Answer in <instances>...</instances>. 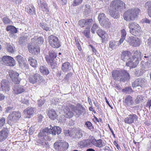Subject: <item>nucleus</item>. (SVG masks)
Instances as JSON below:
<instances>
[{
	"instance_id": "obj_10",
	"label": "nucleus",
	"mask_w": 151,
	"mask_h": 151,
	"mask_svg": "<svg viewBox=\"0 0 151 151\" xmlns=\"http://www.w3.org/2000/svg\"><path fill=\"white\" fill-rule=\"evenodd\" d=\"M128 27L130 29V32L132 34L135 36L139 34L140 27L138 24L134 22L131 23L129 24Z\"/></svg>"
},
{
	"instance_id": "obj_30",
	"label": "nucleus",
	"mask_w": 151,
	"mask_h": 151,
	"mask_svg": "<svg viewBox=\"0 0 151 151\" xmlns=\"http://www.w3.org/2000/svg\"><path fill=\"white\" fill-rule=\"evenodd\" d=\"M72 67L70 63L65 62L62 65V70L64 72H68L71 70Z\"/></svg>"
},
{
	"instance_id": "obj_26",
	"label": "nucleus",
	"mask_w": 151,
	"mask_h": 151,
	"mask_svg": "<svg viewBox=\"0 0 151 151\" xmlns=\"http://www.w3.org/2000/svg\"><path fill=\"white\" fill-rule=\"evenodd\" d=\"M29 52L33 54L37 55L40 52L39 46L38 45L33 46L30 45L28 47Z\"/></svg>"
},
{
	"instance_id": "obj_45",
	"label": "nucleus",
	"mask_w": 151,
	"mask_h": 151,
	"mask_svg": "<svg viewBox=\"0 0 151 151\" xmlns=\"http://www.w3.org/2000/svg\"><path fill=\"white\" fill-rule=\"evenodd\" d=\"M143 100V97L141 95L138 96L135 100V102L136 104H138L141 102H142Z\"/></svg>"
},
{
	"instance_id": "obj_43",
	"label": "nucleus",
	"mask_w": 151,
	"mask_h": 151,
	"mask_svg": "<svg viewBox=\"0 0 151 151\" xmlns=\"http://www.w3.org/2000/svg\"><path fill=\"white\" fill-rule=\"evenodd\" d=\"M85 125L86 126V127L91 131L92 130L94 129L93 126L92 125V123L89 121H88L86 122L85 123Z\"/></svg>"
},
{
	"instance_id": "obj_32",
	"label": "nucleus",
	"mask_w": 151,
	"mask_h": 151,
	"mask_svg": "<svg viewBox=\"0 0 151 151\" xmlns=\"http://www.w3.org/2000/svg\"><path fill=\"white\" fill-rule=\"evenodd\" d=\"M48 115L51 119L54 120L57 119L58 115L54 109H51L48 111Z\"/></svg>"
},
{
	"instance_id": "obj_55",
	"label": "nucleus",
	"mask_w": 151,
	"mask_h": 151,
	"mask_svg": "<svg viewBox=\"0 0 151 151\" xmlns=\"http://www.w3.org/2000/svg\"><path fill=\"white\" fill-rule=\"evenodd\" d=\"M121 37L126 38V36L127 35L126 31L124 29H123L121 31Z\"/></svg>"
},
{
	"instance_id": "obj_44",
	"label": "nucleus",
	"mask_w": 151,
	"mask_h": 151,
	"mask_svg": "<svg viewBox=\"0 0 151 151\" xmlns=\"http://www.w3.org/2000/svg\"><path fill=\"white\" fill-rule=\"evenodd\" d=\"M36 42L37 44L39 45H41L44 42V39L42 37H40L37 38L36 40Z\"/></svg>"
},
{
	"instance_id": "obj_60",
	"label": "nucleus",
	"mask_w": 151,
	"mask_h": 151,
	"mask_svg": "<svg viewBox=\"0 0 151 151\" xmlns=\"http://www.w3.org/2000/svg\"><path fill=\"white\" fill-rule=\"evenodd\" d=\"M44 103V101L42 100H40L38 102V105L39 106H41Z\"/></svg>"
},
{
	"instance_id": "obj_9",
	"label": "nucleus",
	"mask_w": 151,
	"mask_h": 151,
	"mask_svg": "<svg viewBox=\"0 0 151 151\" xmlns=\"http://www.w3.org/2000/svg\"><path fill=\"white\" fill-rule=\"evenodd\" d=\"M48 42L50 45L53 48H58L61 46V43L58 38L55 36L51 35L48 37Z\"/></svg>"
},
{
	"instance_id": "obj_20",
	"label": "nucleus",
	"mask_w": 151,
	"mask_h": 151,
	"mask_svg": "<svg viewBox=\"0 0 151 151\" xmlns=\"http://www.w3.org/2000/svg\"><path fill=\"white\" fill-rule=\"evenodd\" d=\"M9 76L14 83L18 84L19 81L18 79L19 74L18 73L12 70H10L9 72Z\"/></svg>"
},
{
	"instance_id": "obj_53",
	"label": "nucleus",
	"mask_w": 151,
	"mask_h": 151,
	"mask_svg": "<svg viewBox=\"0 0 151 151\" xmlns=\"http://www.w3.org/2000/svg\"><path fill=\"white\" fill-rule=\"evenodd\" d=\"M150 67V64L148 62H146L145 64V65H144V68L142 67V70H144L145 72L147 70H148Z\"/></svg>"
},
{
	"instance_id": "obj_33",
	"label": "nucleus",
	"mask_w": 151,
	"mask_h": 151,
	"mask_svg": "<svg viewBox=\"0 0 151 151\" xmlns=\"http://www.w3.org/2000/svg\"><path fill=\"white\" fill-rule=\"evenodd\" d=\"M29 63L30 65L34 68H35L37 65V61L33 58L31 57H29L28 58Z\"/></svg>"
},
{
	"instance_id": "obj_50",
	"label": "nucleus",
	"mask_w": 151,
	"mask_h": 151,
	"mask_svg": "<svg viewBox=\"0 0 151 151\" xmlns=\"http://www.w3.org/2000/svg\"><path fill=\"white\" fill-rule=\"evenodd\" d=\"M83 32V35L87 38H88L89 37L90 31L89 29H86Z\"/></svg>"
},
{
	"instance_id": "obj_27",
	"label": "nucleus",
	"mask_w": 151,
	"mask_h": 151,
	"mask_svg": "<svg viewBox=\"0 0 151 151\" xmlns=\"http://www.w3.org/2000/svg\"><path fill=\"white\" fill-rule=\"evenodd\" d=\"M117 9L114 7H111L109 8V13L110 15L114 19H117L119 17V15L117 12Z\"/></svg>"
},
{
	"instance_id": "obj_63",
	"label": "nucleus",
	"mask_w": 151,
	"mask_h": 151,
	"mask_svg": "<svg viewBox=\"0 0 151 151\" xmlns=\"http://www.w3.org/2000/svg\"><path fill=\"white\" fill-rule=\"evenodd\" d=\"M90 46L91 47V48H92V50L93 52L95 54H96V50L92 45H90Z\"/></svg>"
},
{
	"instance_id": "obj_7",
	"label": "nucleus",
	"mask_w": 151,
	"mask_h": 151,
	"mask_svg": "<svg viewBox=\"0 0 151 151\" xmlns=\"http://www.w3.org/2000/svg\"><path fill=\"white\" fill-rule=\"evenodd\" d=\"M53 146L56 151H64L68 149L69 144L67 142L58 140L55 142Z\"/></svg>"
},
{
	"instance_id": "obj_29",
	"label": "nucleus",
	"mask_w": 151,
	"mask_h": 151,
	"mask_svg": "<svg viewBox=\"0 0 151 151\" xmlns=\"http://www.w3.org/2000/svg\"><path fill=\"white\" fill-rule=\"evenodd\" d=\"M36 111V109L35 108L28 107L24 110L25 114H27L30 117L33 116Z\"/></svg>"
},
{
	"instance_id": "obj_54",
	"label": "nucleus",
	"mask_w": 151,
	"mask_h": 151,
	"mask_svg": "<svg viewBox=\"0 0 151 151\" xmlns=\"http://www.w3.org/2000/svg\"><path fill=\"white\" fill-rule=\"evenodd\" d=\"M84 133V131H83L81 129H78L77 132V134H78L79 135V138L82 137L83 136V133Z\"/></svg>"
},
{
	"instance_id": "obj_19",
	"label": "nucleus",
	"mask_w": 151,
	"mask_h": 151,
	"mask_svg": "<svg viewBox=\"0 0 151 151\" xmlns=\"http://www.w3.org/2000/svg\"><path fill=\"white\" fill-rule=\"evenodd\" d=\"M10 90L9 83L5 79L2 80L0 84V90L6 93Z\"/></svg>"
},
{
	"instance_id": "obj_8",
	"label": "nucleus",
	"mask_w": 151,
	"mask_h": 151,
	"mask_svg": "<svg viewBox=\"0 0 151 151\" xmlns=\"http://www.w3.org/2000/svg\"><path fill=\"white\" fill-rule=\"evenodd\" d=\"M98 19L101 25L104 27L109 28L111 23L104 14L100 13L98 17Z\"/></svg>"
},
{
	"instance_id": "obj_17",
	"label": "nucleus",
	"mask_w": 151,
	"mask_h": 151,
	"mask_svg": "<svg viewBox=\"0 0 151 151\" xmlns=\"http://www.w3.org/2000/svg\"><path fill=\"white\" fill-rule=\"evenodd\" d=\"M113 6L120 11L123 7L124 9L126 8L124 3L120 0H115L113 1L111 4V7Z\"/></svg>"
},
{
	"instance_id": "obj_12",
	"label": "nucleus",
	"mask_w": 151,
	"mask_h": 151,
	"mask_svg": "<svg viewBox=\"0 0 151 151\" xmlns=\"http://www.w3.org/2000/svg\"><path fill=\"white\" fill-rule=\"evenodd\" d=\"M127 41L129 45L133 47H138L141 43L139 39L136 37H129L127 39Z\"/></svg>"
},
{
	"instance_id": "obj_52",
	"label": "nucleus",
	"mask_w": 151,
	"mask_h": 151,
	"mask_svg": "<svg viewBox=\"0 0 151 151\" xmlns=\"http://www.w3.org/2000/svg\"><path fill=\"white\" fill-rule=\"evenodd\" d=\"M145 7L147 9V10L151 9V1H149L146 2L145 4Z\"/></svg>"
},
{
	"instance_id": "obj_31",
	"label": "nucleus",
	"mask_w": 151,
	"mask_h": 151,
	"mask_svg": "<svg viewBox=\"0 0 151 151\" xmlns=\"http://www.w3.org/2000/svg\"><path fill=\"white\" fill-rule=\"evenodd\" d=\"M16 59L20 66H25L26 65V60L20 55H17L16 57Z\"/></svg>"
},
{
	"instance_id": "obj_46",
	"label": "nucleus",
	"mask_w": 151,
	"mask_h": 151,
	"mask_svg": "<svg viewBox=\"0 0 151 151\" xmlns=\"http://www.w3.org/2000/svg\"><path fill=\"white\" fill-rule=\"evenodd\" d=\"M109 47L112 49H114L116 47V43L114 41H110L109 42Z\"/></svg>"
},
{
	"instance_id": "obj_36",
	"label": "nucleus",
	"mask_w": 151,
	"mask_h": 151,
	"mask_svg": "<svg viewBox=\"0 0 151 151\" xmlns=\"http://www.w3.org/2000/svg\"><path fill=\"white\" fill-rule=\"evenodd\" d=\"M6 30L7 31H11L13 34L17 33V30L16 28L12 25L7 26L6 28Z\"/></svg>"
},
{
	"instance_id": "obj_49",
	"label": "nucleus",
	"mask_w": 151,
	"mask_h": 151,
	"mask_svg": "<svg viewBox=\"0 0 151 151\" xmlns=\"http://www.w3.org/2000/svg\"><path fill=\"white\" fill-rule=\"evenodd\" d=\"M5 122L6 120L5 118L4 117H2L1 119H0V129L5 124Z\"/></svg>"
},
{
	"instance_id": "obj_34",
	"label": "nucleus",
	"mask_w": 151,
	"mask_h": 151,
	"mask_svg": "<svg viewBox=\"0 0 151 151\" xmlns=\"http://www.w3.org/2000/svg\"><path fill=\"white\" fill-rule=\"evenodd\" d=\"M39 7L43 11H46L47 12L49 11L47 8V4L45 3L43 1H40V3L39 4Z\"/></svg>"
},
{
	"instance_id": "obj_13",
	"label": "nucleus",
	"mask_w": 151,
	"mask_h": 151,
	"mask_svg": "<svg viewBox=\"0 0 151 151\" xmlns=\"http://www.w3.org/2000/svg\"><path fill=\"white\" fill-rule=\"evenodd\" d=\"M3 64L7 66H13L16 64L15 60L9 56H4L2 58Z\"/></svg>"
},
{
	"instance_id": "obj_18",
	"label": "nucleus",
	"mask_w": 151,
	"mask_h": 151,
	"mask_svg": "<svg viewBox=\"0 0 151 151\" xmlns=\"http://www.w3.org/2000/svg\"><path fill=\"white\" fill-rule=\"evenodd\" d=\"M146 81L144 78H139L136 79L132 83V86L133 87H140L143 88L146 84Z\"/></svg>"
},
{
	"instance_id": "obj_21",
	"label": "nucleus",
	"mask_w": 151,
	"mask_h": 151,
	"mask_svg": "<svg viewBox=\"0 0 151 151\" xmlns=\"http://www.w3.org/2000/svg\"><path fill=\"white\" fill-rule=\"evenodd\" d=\"M132 54L129 51H125L123 52L121 56V59L124 61L126 62V65L127 63L128 62L129 60L131 58Z\"/></svg>"
},
{
	"instance_id": "obj_39",
	"label": "nucleus",
	"mask_w": 151,
	"mask_h": 151,
	"mask_svg": "<svg viewBox=\"0 0 151 151\" xmlns=\"http://www.w3.org/2000/svg\"><path fill=\"white\" fill-rule=\"evenodd\" d=\"M68 104H64L63 105H60L59 107L60 109L63 111L64 112L67 111L69 109Z\"/></svg>"
},
{
	"instance_id": "obj_15",
	"label": "nucleus",
	"mask_w": 151,
	"mask_h": 151,
	"mask_svg": "<svg viewBox=\"0 0 151 151\" xmlns=\"http://www.w3.org/2000/svg\"><path fill=\"white\" fill-rule=\"evenodd\" d=\"M93 22L92 19H82L79 21L78 24L81 27H85L86 29H90Z\"/></svg>"
},
{
	"instance_id": "obj_48",
	"label": "nucleus",
	"mask_w": 151,
	"mask_h": 151,
	"mask_svg": "<svg viewBox=\"0 0 151 151\" xmlns=\"http://www.w3.org/2000/svg\"><path fill=\"white\" fill-rule=\"evenodd\" d=\"M83 0H74L73 3V6H77L80 4L82 2Z\"/></svg>"
},
{
	"instance_id": "obj_40",
	"label": "nucleus",
	"mask_w": 151,
	"mask_h": 151,
	"mask_svg": "<svg viewBox=\"0 0 151 151\" xmlns=\"http://www.w3.org/2000/svg\"><path fill=\"white\" fill-rule=\"evenodd\" d=\"M2 21L4 24H10L12 22L7 16L3 17L2 18Z\"/></svg>"
},
{
	"instance_id": "obj_1",
	"label": "nucleus",
	"mask_w": 151,
	"mask_h": 151,
	"mask_svg": "<svg viewBox=\"0 0 151 151\" xmlns=\"http://www.w3.org/2000/svg\"><path fill=\"white\" fill-rule=\"evenodd\" d=\"M61 132V129L59 127H52L50 128L46 127L41 130L39 133V138L37 142L40 144L43 147L47 148L49 145L48 141L51 140L50 135L51 134L53 136H55L56 133L58 134H60Z\"/></svg>"
},
{
	"instance_id": "obj_35",
	"label": "nucleus",
	"mask_w": 151,
	"mask_h": 151,
	"mask_svg": "<svg viewBox=\"0 0 151 151\" xmlns=\"http://www.w3.org/2000/svg\"><path fill=\"white\" fill-rule=\"evenodd\" d=\"M40 72L43 75H47L49 73L47 68L45 65H41L40 66Z\"/></svg>"
},
{
	"instance_id": "obj_28",
	"label": "nucleus",
	"mask_w": 151,
	"mask_h": 151,
	"mask_svg": "<svg viewBox=\"0 0 151 151\" xmlns=\"http://www.w3.org/2000/svg\"><path fill=\"white\" fill-rule=\"evenodd\" d=\"M13 92L17 94L21 93L24 91L23 86L15 85L13 88Z\"/></svg>"
},
{
	"instance_id": "obj_37",
	"label": "nucleus",
	"mask_w": 151,
	"mask_h": 151,
	"mask_svg": "<svg viewBox=\"0 0 151 151\" xmlns=\"http://www.w3.org/2000/svg\"><path fill=\"white\" fill-rule=\"evenodd\" d=\"M40 27L44 30L46 31H49L50 30V28L48 26L47 24L45 23H40Z\"/></svg>"
},
{
	"instance_id": "obj_38",
	"label": "nucleus",
	"mask_w": 151,
	"mask_h": 151,
	"mask_svg": "<svg viewBox=\"0 0 151 151\" xmlns=\"http://www.w3.org/2000/svg\"><path fill=\"white\" fill-rule=\"evenodd\" d=\"M6 49L9 52L12 53L15 50V48L9 44H7L6 46Z\"/></svg>"
},
{
	"instance_id": "obj_16",
	"label": "nucleus",
	"mask_w": 151,
	"mask_h": 151,
	"mask_svg": "<svg viewBox=\"0 0 151 151\" xmlns=\"http://www.w3.org/2000/svg\"><path fill=\"white\" fill-rule=\"evenodd\" d=\"M70 107L73 109V110L75 113L78 117L82 113L85 112V110L83 107L80 104L77 105L76 107L74 105H71Z\"/></svg>"
},
{
	"instance_id": "obj_22",
	"label": "nucleus",
	"mask_w": 151,
	"mask_h": 151,
	"mask_svg": "<svg viewBox=\"0 0 151 151\" xmlns=\"http://www.w3.org/2000/svg\"><path fill=\"white\" fill-rule=\"evenodd\" d=\"M123 103L124 106L127 107H130L134 104L133 98L130 95L126 96L123 101Z\"/></svg>"
},
{
	"instance_id": "obj_23",
	"label": "nucleus",
	"mask_w": 151,
	"mask_h": 151,
	"mask_svg": "<svg viewBox=\"0 0 151 151\" xmlns=\"http://www.w3.org/2000/svg\"><path fill=\"white\" fill-rule=\"evenodd\" d=\"M138 118V116L136 114H132L125 118L124 121L125 123L130 124L133 123L134 121H137Z\"/></svg>"
},
{
	"instance_id": "obj_3",
	"label": "nucleus",
	"mask_w": 151,
	"mask_h": 151,
	"mask_svg": "<svg viewBox=\"0 0 151 151\" xmlns=\"http://www.w3.org/2000/svg\"><path fill=\"white\" fill-rule=\"evenodd\" d=\"M140 58V52L137 50L134 51L132 58L127 63L126 65L132 68H135L139 63Z\"/></svg>"
},
{
	"instance_id": "obj_64",
	"label": "nucleus",
	"mask_w": 151,
	"mask_h": 151,
	"mask_svg": "<svg viewBox=\"0 0 151 151\" xmlns=\"http://www.w3.org/2000/svg\"><path fill=\"white\" fill-rule=\"evenodd\" d=\"M5 97V96L3 94L0 93V101L3 100Z\"/></svg>"
},
{
	"instance_id": "obj_59",
	"label": "nucleus",
	"mask_w": 151,
	"mask_h": 151,
	"mask_svg": "<svg viewBox=\"0 0 151 151\" xmlns=\"http://www.w3.org/2000/svg\"><path fill=\"white\" fill-rule=\"evenodd\" d=\"M151 106V99L148 100L146 106L148 107L150 109Z\"/></svg>"
},
{
	"instance_id": "obj_42",
	"label": "nucleus",
	"mask_w": 151,
	"mask_h": 151,
	"mask_svg": "<svg viewBox=\"0 0 151 151\" xmlns=\"http://www.w3.org/2000/svg\"><path fill=\"white\" fill-rule=\"evenodd\" d=\"M26 11L29 14H33L34 12L35 13L34 7L33 6L28 7Z\"/></svg>"
},
{
	"instance_id": "obj_57",
	"label": "nucleus",
	"mask_w": 151,
	"mask_h": 151,
	"mask_svg": "<svg viewBox=\"0 0 151 151\" xmlns=\"http://www.w3.org/2000/svg\"><path fill=\"white\" fill-rule=\"evenodd\" d=\"M34 130V127L32 126L29 129V134L30 135H32L33 134Z\"/></svg>"
},
{
	"instance_id": "obj_11",
	"label": "nucleus",
	"mask_w": 151,
	"mask_h": 151,
	"mask_svg": "<svg viewBox=\"0 0 151 151\" xmlns=\"http://www.w3.org/2000/svg\"><path fill=\"white\" fill-rule=\"evenodd\" d=\"M28 78L29 82L32 84L37 83H41L44 80L43 78L38 73H35L33 75H30Z\"/></svg>"
},
{
	"instance_id": "obj_24",
	"label": "nucleus",
	"mask_w": 151,
	"mask_h": 151,
	"mask_svg": "<svg viewBox=\"0 0 151 151\" xmlns=\"http://www.w3.org/2000/svg\"><path fill=\"white\" fill-rule=\"evenodd\" d=\"M9 133V131L6 128H4L0 131V142L3 141L6 139Z\"/></svg>"
},
{
	"instance_id": "obj_47",
	"label": "nucleus",
	"mask_w": 151,
	"mask_h": 151,
	"mask_svg": "<svg viewBox=\"0 0 151 151\" xmlns=\"http://www.w3.org/2000/svg\"><path fill=\"white\" fill-rule=\"evenodd\" d=\"M135 71V74L137 76H140L145 71L141 69L140 70V72L139 73V70L138 69H136Z\"/></svg>"
},
{
	"instance_id": "obj_6",
	"label": "nucleus",
	"mask_w": 151,
	"mask_h": 151,
	"mask_svg": "<svg viewBox=\"0 0 151 151\" xmlns=\"http://www.w3.org/2000/svg\"><path fill=\"white\" fill-rule=\"evenodd\" d=\"M21 116L20 112L14 111L10 114L7 117V122L11 125L16 123Z\"/></svg>"
},
{
	"instance_id": "obj_56",
	"label": "nucleus",
	"mask_w": 151,
	"mask_h": 151,
	"mask_svg": "<svg viewBox=\"0 0 151 151\" xmlns=\"http://www.w3.org/2000/svg\"><path fill=\"white\" fill-rule=\"evenodd\" d=\"M64 133L66 135H68L70 137L72 136L73 135V134H72L70 131L69 130H65Z\"/></svg>"
},
{
	"instance_id": "obj_14",
	"label": "nucleus",
	"mask_w": 151,
	"mask_h": 151,
	"mask_svg": "<svg viewBox=\"0 0 151 151\" xmlns=\"http://www.w3.org/2000/svg\"><path fill=\"white\" fill-rule=\"evenodd\" d=\"M49 55H46L45 58L49 64L52 66L54 63V59L56 57V54L52 50H50L48 53Z\"/></svg>"
},
{
	"instance_id": "obj_51",
	"label": "nucleus",
	"mask_w": 151,
	"mask_h": 151,
	"mask_svg": "<svg viewBox=\"0 0 151 151\" xmlns=\"http://www.w3.org/2000/svg\"><path fill=\"white\" fill-rule=\"evenodd\" d=\"M73 75V73H68L67 75L65 76L64 79L68 81L72 77Z\"/></svg>"
},
{
	"instance_id": "obj_4",
	"label": "nucleus",
	"mask_w": 151,
	"mask_h": 151,
	"mask_svg": "<svg viewBox=\"0 0 151 151\" xmlns=\"http://www.w3.org/2000/svg\"><path fill=\"white\" fill-rule=\"evenodd\" d=\"M96 31V33L101 38L102 42H104L108 40L109 37L107 33L105 31L101 29L96 24H93L91 29V32L94 34Z\"/></svg>"
},
{
	"instance_id": "obj_58",
	"label": "nucleus",
	"mask_w": 151,
	"mask_h": 151,
	"mask_svg": "<svg viewBox=\"0 0 151 151\" xmlns=\"http://www.w3.org/2000/svg\"><path fill=\"white\" fill-rule=\"evenodd\" d=\"M57 1L63 5L65 4L66 3V0H57Z\"/></svg>"
},
{
	"instance_id": "obj_5",
	"label": "nucleus",
	"mask_w": 151,
	"mask_h": 151,
	"mask_svg": "<svg viewBox=\"0 0 151 151\" xmlns=\"http://www.w3.org/2000/svg\"><path fill=\"white\" fill-rule=\"evenodd\" d=\"M139 12V9L137 8L132 9L124 13V18L126 21L133 20L137 17Z\"/></svg>"
},
{
	"instance_id": "obj_2",
	"label": "nucleus",
	"mask_w": 151,
	"mask_h": 151,
	"mask_svg": "<svg viewBox=\"0 0 151 151\" xmlns=\"http://www.w3.org/2000/svg\"><path fill=\"white\" fill-rule=\"evenodd\" d=\"M112 76L113 79L116 80L120 79V81L124 82L129 79V75L125 70H116L112 71Z\"/></svg>"
},
{
	"instance_id": "obj_61",
	"label": "nucleus",
	"mask_w": 151,
	"mask_h": 151,
	"mask_svg": "<svg viewBox=\"0 0 151 151\" xmlns=\"http://www.w3.org/2000/svg\"><path fill=\"white\" fill-rule=\"evenodd\" d=\"M143 21L144 22L146 23H150V20L146 18L143 19Z\"/></svg>"
},
{
	"instance_id": "obj_25",
	"label": "nucleus",
	"mask_w": 151,
	"mask_h": 151,
	"mask_svg": "<svg viewBox=\"0 0 151 151\" xmlns=\"http://www.w3.org/2000/svg\"><path fill=\"white\" fill-rule=\"evenodd\" d=\"M90 142L93 145L99 147H101L105 145V144L104 142H102V140L101 139L96 140L94 139L90 141Z\"/></svg>"
},
{
	"instance_id": "obj_41",
	"label": "nucleus",
	"mask_w": 151,
	"mask_h": 151,
	"mask_svg": "<svg viewBox=\"0 0 151 151\" xmlns=\"http://www.w3.org/2000/svg\"><path fill=\"white\" fill-rule=\"evenodd\" d=\"M64 115L65 117L71 118L73 116V114L70 111V109H69L67 111L64 112Z\"/></svg>"
},
{
	"instance_id": "obj_62",
	"label": "nucleus",
	"mask_w": 151,
	"mask_h": 151,
	"mask_svg": "<svg viewBox=\"0 0 151 151\" xmlns=\"http://www.w3.org/2000/svg\"><path fill=\"white\" fill-rule=\"evenodd\" d=\"M125 38L124 37H122L120 40L119 41V44H118V45H120L122 43L124 40L125 39Z\"/></svg>"
}]
</instances>
